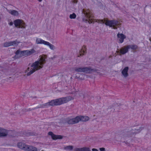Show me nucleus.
Masks as SVG:
<instances>
[{"mask_svg":"<svg viewBox=\"0 0 151 151\" xmlns=\"http://www.w3.org/2000/svg\"><path fill=\"white\" fill-rule=\"evenodd\" d=\"M74 150L75 151H82V148H76Z\"/></svg>","mask_w":151,"mask_h":151,"instance_id":"nucleus-28","label":"nucleus"},{"mask_svg":"<svg viewBox=\"0 0 151 151\" xmlns=\"http://www.w3.org/2000/svg\"><path fill=\"white\" fill-rule=\"evenodd\" d=\"M48 134L51 136L52 138L54 140L58 139H61L62 138V136L59 135H56L53 134L52 132H49L48 133Z\"/></svg>","mask_w":151,"mask_h":151,"instance_id":"nucleus-14","label":"nucleus"},{"mask_svg":"<svg viewBox=\"0 0 151 151\" xmlns=\"http://www.w3.org/2000/svg\"><path fill=\"white\" fill-rule=\"evenodd\" d=\"M82 151H91L88 147H85L82 148Z\"/></svg>","mask_w":151,"mask_h":151,"instance_id":"nucleus-27","label":"nucleus"},{"mask_svg":"<svg viewBox=\"0 0 151 151\" xmlns=\"http://www.w3.org/2000/svg\"><path fill=\"white\" fill-rule=\"evenodd\" d=\"M14 23L15 27L18 28H25L26 26L22 20L19 19L15 20Z\"/></svg>","mask_w":151,"mask_h":151,"instance_id":"nucleus-5","label":"nucleus"},{"mask_svg":"<svg viewBox=\"0 0 151 151\" xmlns=\"http://www.w3.org/2000/svg\"><path fill=\"white\" fill-rule=\"evenodd\" d=\"M40 58L39 61H36L32 64V66H39L42 65L45 63V59L46 58V55H40Z\"/></svg>","mask_w":151,"mask_h":151,"instance_id":"nucleus-7","label":"nucleus"},{"mask_svg":"<svg viewBox=\"0 0 151 151\" xmlns=\"http://www.w3.org/2000/svg\"><path fill=\"white\" fill-rule=\"evenodd\" d=\"M88 22H89V23H91V22H90V21H88Z\"/></svg>","mask_w":151,"mask_h":151,"instance_id":"nucleus-34","label":"nucleus"},{"mask_svg":"<svg viewBox=\"0 0 151 151\" xmlns=\"http://www.w3.org/2000/svg\"><path fill=\"white\" fill-rule=\"evenodd\" d=\"M76 70L77 72H83L86 73H91L93 72L96 71L97 73H99L98 71L97 70H94L91 69L89 67L80 68L76 69Z\"/></svg>","mask_w":151,"mask_h":151,"instance_id":"nucleus-6","label":"nucleus"},{"mask_svg":"<svg viewBox=\"0 0 151 151\" xmlns=\"http://www.w3.org/2000/svg\"><path fill=\"white\" fill-rule=\"evenodd\" d=\"M17 146L20 149L25 151H37V149L35 147L29 146L22 142L19 143Z\"/></svg>","mask_w":151,"mask_h":151,"instance_id":"nucleus-3","label":"nucleus"},{"mask_svg":"<svg viewBox=\"0 0 151 151\" xmlns=\"http://www.w3.org/2000/svg\"><path fill=\"white\" fill-rule=\"evenodd\" d=\"M9 25L10 26H12L13 24V23L12 22H10V23L9 24Z\"/></svg>","mask_w":151,"mask_h":151,"instance_id":"nucleus-31","label":"nucleus"},{"mask_svg":"<svg viewBox=\"0 0 151 151\" xmlns=\"http://www.w3.org/2000/svg\"><path fill=\"white\" fill-rule=\"evenodd\" d=\"M25 56H28L27 50L22 51H20L19 50H18L16 52V55L15 56V58H17Z\"/></svg>","mask_w":151,"mask_h":151,"instance_id":"nucleus-8","label":"nucleus"},{"mask_svg":"<svg viewBox=\"0 0 151 151\" xmlns=\"http://www.w3.org/2000/svg\"><path fill=\"white\" fill-rule=\"evenodd\" d=\"M129 49V48H131L133 50H136L137 47V45H127Z\"/></svg>","mask_w":151,"mask_h":151,"instance_id":"nucleus-25","label":"nucleus"},{"mask_svg":"<svg viewBox=\"0 0 151 151\" xmlns=\"http://www.w3.org/2000/svg\"><path fill=\"white\" fill-rule=\"evenodd\" d=\"M73 147L72 146H68L64 147V150L67 151H70L73 150Z\"/></svg>","mask_w":151,"mask_h":151,"instance_id":"nucleus-22","label":"nucleus"},{"mask_svg":"<svg viewBox=\"0 0 151 151\" xmlns=\"http://www.w3.org/2000/svg\"><path fill=\"white\" fill-rule=\"evenodd\" d=\"M100 23H104L106 25L109 26L110 27H112V28L114 29H116V26H118L120 24V22L117 20H109L106 19H100L99 20Z\"/></svg>","mask_w":151,"mask_h":151,"instance_id":"nucleus-2","label":"nucleus"},{"mask_svg":"<svg viewBox=\"0 0 151 151\" xmlns=\"http://www.w3.org/2000/svg\"><path fill=\"white\" fill-rule=\"evenodd\" d=\"M99 150L100 151H105V149L103 147L100 148Z\"/></svg>","mask_w":151,"mask_h":151,"instance_id":"nucleus-29","label":"nucleus"},{"mask_svg":"<svg viewBox=\"0 0 151 151\" xmlns=\"http://www.w3.org/2000/svg\"><path fill=\"white\" fill-rule=\"evenodd\" d=\"M92 151H99V150L93 148L92 149Z\"/></svg>","mask_w":151,"mask_h":151,"instance_id":"nucleus-30","label":"nucleus"},{"mask_svg":"<svg viewBox=\"0 0 151 151\" xmlns=\"http://www.w3.org/2000/svg\"><path fill=\"white\" fill-rule=\"evenodd\" d=\"M129 68L128 67H126L122 69V76L124 77H126L128 76L127 73Z\"/></svg>","mask_w":151,"mask_h":151,"instance_id":"nucleus-13","label":"nucleus"},{"mask_svg":"<svg viewBox=\"0 0 151 151\" xmlns=\"http://www.w3.org/2000/svg\"><path fill=\"white\" fill-rule=\"evenodd\" d=\"M46 42L47 41L40 38H37L36 40V43L37 44H43L45 45Z\"/></svg>","mask_w":151,"mask_h":151,"instance_id":"nucleus-18","label":"nucleus"},{"mask_svg":"<svg viewBox=\"0 0 151 151\" xmlns=\"http://www.w3.org/2000/svg\"><path fill=\"white\" fill-rule=\"evenodd\" d=\"M150 40V41H151V38Z\"/></svg>","mask_w":151,"mask_h":151,"instance_id":"nucleus-35","label":"nucleus"},{"mask_svg":"<svg viewBox=\"0 0 151 151\" xmlns=\"http://www.w3.org/2000/svg\"><path fill=\"white\" fill-rule=\"evenodd\" d=\"M83 12L84 14L88 18H90L91 17V14L90 12V10H87L86 11L84 10H83Z\"/></svg>","mask_w":151,"mask_h":151,"instance_id":"nucleus-19","label":"nucleus"},{"mask_svg":"<svg viewBox=\"0 0 151 151\" xmlns=\"http://www.w3.org/2000/svg\"><path fill=\"white\" fill-rule=\"evenodd\" d=\"M73 98L71 96L63 97L52 100L48 102L40 105V108H47L50 106H57L66 103L69 101L73 100Z\"/></svg>","mask_w":151,"mask_h":151,"instance_id":"nucleus-1","label":"nucleus"},{"mask_svg":"<svg viewBox=\"0 0 151 151\" xmlns=\"http://www.w3.org/2000/svg\"><path fill=\"white\" fill-rule=\"evenodd\" d=\"M11 132V131H9V132Z\"/></svg>","mask_w":151,"mask_h":151,"instance_id":"nucleus-36","label":"nucleus"},{"mask_svg":"<svg viewBox=\"0 0 151 151\" xmlns=\"http://www.w3.org/2000/svg\"><path fill=\"white\" fill-rule=\"evenodd\" d=\"M9 12L12 15L14 16H18L19 15V13L18 11L16 10H9Z\"/></svg>","mask_w":151,"mask_h":151,"instance_id":"nucleus-20","label":"nucleus"},{"mask_svg":"<svg viewBox=\"0 0 151 151\" xmlns=\"http://www.w3.org/2000/svg\"><path fill=\"white\" fill-rule=\"evenodd\" d=\"M45 45L48 46L50 47V49H51V50H53L54 49L55 47L54 45L51 44L49 42H47Z\"/></svg>","mask_w":151,"mask_h":151,"instance_id":"nucleus-24","label":"nucleus"},{"mask_svg":"<svg viewBox=\"0 0 151 151\" xmlns=\"http://www.w3.org/2000/svg\"><path fill=\"white\" fill-rule=\"evenodd\" d=\"M76 17V15L74 13H73V14H70L69 16L70 18V19H75Z\"/></svg>","mask_w":151,"mask_h":151,"instance_id":"nucleus-26","label":"nucleus"},{"mask_svg":"<svg viewBox=\"0 0 151 151\" xmlns=\"http://www.w3.org/2000/svg\"><path fill=\"white\" fill-rule=\"evenodd\" d=\"M77 117L79 118L78 119V122L79 121L86 122L89 119V118L86 116H80Z\"/></svg>","mask_w":151,"mask_h":151,"instance_id":"nucleus-15","label":"nucleus"},{"mask_svg":"<svg viewBox=\"0 0 151 151\" xmlns=\"http://www.w3.org/2000/svg\"><path fill=\"white\" fill-rule=\"evenodd\" d=\"M143 129L142 127H140L139 129H134V130H133L132 132L134 134L138 133L141 130Z\"/></svg>","mask_w":151,"mask_h":151,"instance_id":"nucleus-21","label":"nucleus"},{"mask_svg":"<svg viewBox=\"0 0 151 151\" xmlns=\"http://www.w3.org/2000/svg\"><path fill=\"white\" fill-rule=\"evenodd\" d=\"M1 15L0 14V21H1Z\"/></svg>","mask_w":151,"mask_h":151,"instance_id":"nucleus-32","label":"nucleus"},{"mask_svg":"<svg viewBox=\"0 0 151 151\" xmlns=\"http://www.w3.org/2000/svg\"><path fill=\"white\" fill-rule=\"evenodd\" d=\"M128 47L127 45L121 47L119 51H116L119 53V55H124L127 53L128 51Z\"/></svg>","mask_w":151,"mask_h":151,"instance_id":"nucleus-9","label":"nucleus"},{"mask_svg":"<svg viewBox=\"0 0 151 151\" xmlns=\"http://www.w3.org/2000/svg\"><path fill=\"white\" fill-rule=\"evenodd\" d=\"M19 43L17 41H12L9 42H6L4 43V46L5 47H7L11 46H14L17 45Z\"/></svg>","mask_w":151,"mask_h":151,"instance_id":"nucleus-10","label":"nucleus"},{"mask_svg":"<svg viewBox=\"0 0 151 151\" xmlns=\"http://www.w3.org/2000/svg\"><path fill=\"white\" fill-rule=\"evenodd\" d=\"M111 57H112V56H109V58H111Z\"/></svg>","mask_w":151,"mask_h":151,"instance_id":"nucleus-33","label":"nucleus"},{"mask_svg":"<svg viewBox=\"0 0 151 151\" xmlns=\"http://www.w3.org/2000/svg\"><path fill=\"white\" fill-rule=\"evenodd\" d=\"M27 50V55H30L36 52V51L35 50H34V49H32L30 50Z\"/></svg>","mask_w":151,"mask_h":151,"instance_id":"nucleus-23","label":"nucleus"},{"mask_svg":"<svg viewBox=\"0 0 151 151\" xmlns=\"http://www.w3.org/2000/svg\"><path fill=\"white\" fill-rule=\"evenodd\" d=\"M42 67H28L24 71V73L27 76L32 74L35 71L40 69Z\"/></svg>","mask_w":151,"mask_h":151,"instance_id":"nucleus-4","label":"nucleus"},{"mask_svg":"<svg viewBox=\"0 0 151 151\" xmlns=\"http://www.w3.org/2000/svg\"><path fill=\"white\" fill-rule=\"evenodd\" d=\"M8 133V131L6 129L0 128V137L5 136Z\"/></svg>","mask_w":151,"mask_h":151,"instance_id":"nucleus-16","label":"nucleus"},{"mask_svg":"<svg viewBox=\"0 0 151 151\" xmlns=\"http://www.w3.org/2000/svg\"><path fill=\"white\" fill-rule=\"evenodd\" d=\"M117 35L119 42L120 43H122L124 41V39L126 38L125 36L122 33H118Z\"/></svg>","mask_w":151,"mask_h":151,"instance_id":"nucleus-12","label":"nucleus"},{"mask_svg":"<svg viewBox=\"0 0 151 151\" xmlns=\"http://www.w3.org/2000/svg\"><path fill=\"white\" fill-rule=\"evenodd\" d=\"M78 119L79 118L76 116L74 118L68 119L67 122L69 124H73L78 122Z\"/></svg>","mask_w":151,"mask_h":151,"instance_id":"nucleus-11","label":"nucleus"},{"mask_svg":"<svg viewBox=\"0 0 151 151\" xmlns=\"http://www.w3.org/2000/svg\"><path fill=\"white\" fill-rule=\"evenodd\" d=\"M86 47L84 46H83L81 50L79 51V55L78 56V57H80V56H82L84 55L83 53H85L86 52Z\"/></svg>","mask_w":151,"mask_h":151,"instance_id":"nucleus-17","label":"nucleus"}]
</instances>
